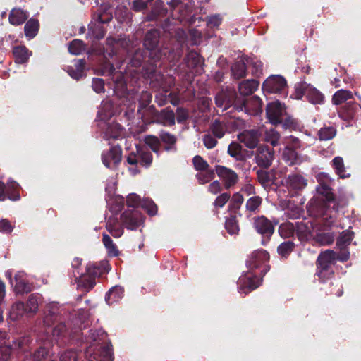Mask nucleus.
I'll use <instances>...</instances> for the list:
<instances>
[{
  "label": "nucleus",
  "mask_w": 361,
  "mask_h": 361,
  "mask_svg": "<svg viewBox=\"0 0 361 361\" xmlns=\"http://www.w3.org/2000/svg\"><path fill=\"white\" fill-rule=\"evenodd\" d=\"M336 261V254L331 250H327L321 252L317 259V272L316 275L322 281L330 279L334 275V271L331 268Z\"/></svg>",
  "instance_id": "f257e3e1"
},
{
  "label": "nucleus",
  "mask_w": 361,
  "mask_h": 361,
  "mask_svg": "<svg viewBox=\"0 0 361 361\" xmlns=\"http://www.w3.org/2000/svg\"><path fill=\"white\" fill-rule=\"evenodd\" d=\"M93 19L97 25H90L89 27L90 32L97 39H101L104 37L105 30L102 26L103 24L107 23L112 19V15L107 12L94 13Z\"/></svg>",
  "instance_id": "f03ea898"
},
{
  "label": "nucleus",
  "mask_w": 361,
  "mask_h": 361,
  "mask_svg": "<svg viewBox=\"0 0 361 361\" xmlns=\"http://www.w3.org/2000/svg\"><path fill=\"white\" fill-rule=\"evenodd\" d=\"M94 269V264L89 263L86 267V274H81L79 277L75 276L78 288L89 291L94 287L95 283L94 276L97 274Z\"/></svg>",
  "instance_id": "7ed1b4c3"
},
{
  "label": "nucleus",
  "mask_w": 361,
  "mask_h": 361,
  "mask_svg": "<svg viewBox=\"0 0 361 361\" xmlns=\"http://www.w3.org/2000/svg\"><path fill=\"white\" fill-rule=\"evenodd\" d=\"M286 88V80L281 75H271L263 82L262 89L268 93H281Z\"/></svg>",
  "instance_id": "20e7f679"
},
{
  "label": "nucleus",
  "mask_w": 361,
  "mask_h": 361,
  "mask_svg": "<svg viewBox=\"0 0 361 361\" xmlns=\"http://www.w3.org/2000/svg\"><path fill=\"white\" fill-rule=\"evenodd\" d=\"M261 284V279L252 272H247L238 279V289L240 293H247L257 288Z\"/></svg>",
  "instance_id": "39448f33"
},
{
  "label": "nucleus",
  "mask_w": 361,
  "mask_h": 361,
  "mask_svg": "<svg viewBox=\"0 0 361 361\" xmlns=\"http://www.w3.org/2000/svg\"><path fill=\"white\" fill-rule=\"evenodd\" d=\"M215 171L217 176L223 181L225 188L228 189L237 183L238 176L237 173L231 169L217 165L215 167Z\"/></svg>",
  "instance_id": "423d86ee"
},
{
  "label": "nucleus",
  "mask_w": 361,
  "mask_h": 361,
  "mask_svg": "<svg viewBox=\"0 0 361 361\" xmlns=\"http://www.w3.org/2000/svg\"><path fill=\"white\" fill-rule=\"evenodd\" d=\"M122 152L118 147H112L108 151L103 152L102 160L104 165L109 169H114L121 161Z\"/></svg>",
  "instance_id": "0eeeda50"
},
{
  "label": "nucleus",
  "mask_w": 361,
  "mask_h": 361,
  "mask_svg": "<svg viewBox=\"0 0 361 361\" xmlns=\"http://www.w3.org/2000/svg\"><path fill=\"white\" fill-rule=\"evenodd\" d=\"M122 222L128 229L134 230L143 223V217L137 210H128L121 216Z\"/></svg>",
  "instance_id": "6e6552de"
},
{
  "label": "nucleus",
  "mask_w": 361,
  "mask_h": 361,
  "mask_svg": "<svg viewBox=\"0 0 361 361\" xmlns=\"http://www.w3.org/2000/svg\"><path fill=\"white\" fill-rule=\"evenodd\" d=\"M302 93L305 95L307 100L314 104H321L324 102V94L310 84L302 82L300 85Z\"/></svg>",
  "instance_id": "1a4fd4ad"
},
{
  "label": "nucleus",
  "mask_w": 361,
  "mask_h": 361,
  "mask_svg": "<svg viewBox=\"0 0 361 361\" xmlns=\"http://www.w3.org/2000/svg\"><path fill=\"white\" fill-rule=\"evenodd\" d=\"M284 112V107L281 102L275 101L268 104L267 106V116L269 122L274 125L281 122V116Z\"/></svg>",
  "instance_id": "9d476101"
},
{
  "label": "nucleus",
  "mask_w": 361,
  "mask_h": 361,
  "mask_svg": "<svg viewBox=\"0 0 361 361\" xmlns=\"http://www.w3.org/2000/svg\"><path fill=\"white\" fill-rule=\"evenodd\" d=\"M269 259V255L266 250H257L250 255L246 261V264L250 270H253L264 264Z\"/></svg>",
  "instance_id": "9b49d317"
},
{
  "label": "nucleus",
  "mask_w": 361,
  "mask_h": 361,
  "mask_svg": "<svg viewBox=\"0 0 361 361\" xmlns=\"http://www.w3.org/2000/svg\"><path fill=\"white\" fill-rule=\"evenodd\" d=\"M286 184L289 190L296 192L303 190L307 185V180L302 175L295 173L287 177Z\"/></svg>",
  "instance_id": "f8f14e48"
},
{
  "label": "nucleus",
  "mask_w": 361,
  "mask_h": 361,
  "mask_svg": "<svg viewBox=\"0 0 361 361\" xmlns=\"http://www.w3.org/2000/svg\"><path fill=\"white\" fill-rule=\"evenodd\" d=\"M256 159L259 166L268 168L274 159V151L266 146H260L257 149Z\"/></svg>",
  "instance_id": "ddd939ff"
},
{
  "label": "nucleus",
  "mask_w": 361,
  "mask_h": 361,
  "mask_svg": "<svg viewBox=\"0 0 361 361\" xmlns=\"http://www.w3.org/2000/svg\"><path fill=\"white\" fill-rule=\"evenodd\" d=\"M233 121H225L223 120L215 121L210 127V130L213 135L217 138H221L225 135L226 132H231L233 130Z\"/></svg>",
  "instance_id": "4468645a"
},
{
  "label": "nucleus",
  "mask_w": 361,
  "mask_h": 361,
  "mask_svg": "<svg viewBox=\"0 0 361 361\" xmlns=\"http://www.w3.org/2000/svg\"><path fill=\"white\" fill-rule=\"evenodd\" d=\"M254 225L256 231L263 236L269 238L274 233L272 224L264 216L256 219Z\"/></svg>",
  "instance_id": "2eb2a0df"
},
{
  "label": "nucleus",
  "mask_w": 361,
  "mask_h": 361,
  "mask_svg": "<svg viewBox=\"0 0 361 361\" xmlns=\"http://www.w3.org/2000/svg\"><path fill=\"white\" fill-rule=\"evenodd\" d=\"M188 66L191 68V73L200 75L203 72V61L202 57L196 52H190L187 56Z\"/></svg>",
  "instance_id": "dca6fc26"
},
{
  "label": "nucleus",
  "mask_w": 361,
  "mask_h": 361,
  "mask_svg": "<svg viewBox=\"0 0 361 361\" xmlns=\"http://www.w3.org/2000/svg\"><path fill=\"white\" fill-rule=\"evenodd\" d=\"M238 140L250 149L255 148L259 141V134L255 130H244L238 135Z\"/></svg>",
  "instance_id": "f3484780"
},
{
  "label": "nucleus",
  "mask_w": 361,
  "mask_h": 361,
  "mask_svg": "<svg viewBox=\"0 0 361 361\" xmlns=\"http://www.w3.org/2000/svg\"><path fill=\"white\" fill-rule=\"evenodd\" d=\"M159 37V33L157 30H149L146 36L144 41V45L147 49L150 51L149 56L154 58V53H155V47L158 44Z\"/></svg>",
  "instance_id": "a211bd4d"
},
{
  "label": "nucleus",
  "mask_w": 361,
  "mask_h": 361,
  "mask_svg": "<svg viewBox=\"0 0 361 361\" xmlns=\"http://www.w3.org/2000/svg\"><path fill=\"white\" fill-rule=\"evenodd\" d=\"M15 290L17 293H24L31 291V287L27 283L26 275L23 271L18 272L15 276Z\"/></svg>",
  "instance_id": "6ab92c4d"
},
{
  "label": "nucleus",
  "mask_w": 361,
  "mask_h": 361,
  "mask_svg": "<svg viewBox=\"0 0 361 361\" xmlns=\"http://www.w3.org/2000/svg\"><path fill=\"white\" fill-rule=\"evenodd\" d=\"M27 18V11L20 8H13L9 13L8 20L13 25H19L23 24Z\"/></svg>",
  "instance_id": "aec40b11"
},
{
  "label": "nucleus",
  "mask_w": 361,
  "mask_h": 361,
  "mask_svg": "<svg viewBox=\"0 0 361 361\" xmlns=\"http://www.w3.org/2000/svg\"><path fill=\"white\" fill-rule=\"evenodd\" d=\"M106 228L114 238H120L123 233V229L121 226L118 219L114 216L108 219Z\"/></svg>",
  "instance_id": "412c9836"
},
{
  "label": "nucleus",
  "mask_w": 361,
  "mask_h": 361,
  "mask_svg": "<svg viewBox=\"0 0 361 361\" xmlns=\"http://www.w3.org/2000/svg\"><path fill=\"white\" fill-rule=\"evenodd\" d=\"M296 233L301 241L307 240L312 237V226H308L304 221L297 222L295 225Z\"/></svg>",
  "instance_id": "4be33fe9"
},
{
  "label": "nucleus",
  "mask_w": 361,
  "mask_h": 361,
  "mask_svg": "<svg viewBox=\"0 0 361 361\" xmlns=\"http://www.w3.org/2000/svg\"><path fill=\"white\" fill-rule=\"evenodd\" d=\"M85 61L80 59L74 61V68L68 66L66 71L73 79L78 80L83 75Z\"/></svg>",
  "instance_id": "5701e85b"
},
{
  "label": "nucleus",
  "mask_w": 361,
  "mask_h": 361,
  "mask_svg": "<svg viewBox=\"0 0 361 361\" xmlns=\"http://www.w3.org/2000/svg\"><path fill=\"white\" fill-rule=\"evenodd\" d=\"M331 165L336 173L342 178H348L350 174L347 172L344 165L343 159L341 157H336L331 161Z\"/></svg>",
  "instance_id": "b1692460"
},
{
  "label": "nucleus",
  "mask_w": 361,
  "mask_h": 361,
  "mask_svg": "<svg viewBox=\"0 0 361 361\" xmlns=\"http://www.w3.org/2000/svg\"><path fill=\"white\" fill-rule=\"evenodd\" d=\"M141 116L142 121L145 123H157L159 113L156 111L153 106H149L141 110L139 113Z\"/></svg>",
  "instance_id": "393cba45"
},
{
  "label": "nucleus",
  "mask_w": 361,
  "mask_h": 361,
  "mask_svg": "<svg viewBox=\"0 0 361 361\" xmlns=\"http://www.w3.org/2000/svg\"><path fill=\"white\" fill-rule=\"evenodd\" d=\"M259 82L255 80H246L239 85V92L243 95H249L257 90Z\"/></svg>",
  "instance_id": "a878e982"
},
{
  "label": "nucleus",
  "mask_w": 361,
  "mask_h": 361,
  "mask_svg": "<svg viewBox=\"0 0 361 361\" xmlns=\"http://www.w3.org/2000/svg\"><path fill=\"white\" fill-rule=\"evenodd\" d=\"M157 123H161L164 126H173L175 124V115L173 111L167 109H164L159 113Z\"/></svg>",
  "instance_id": "bb28decb"
},
{
  "label": "nucleus",
  "mask_w": 361,
  "mask_h": 361,
  "mask_svg": "<svg viewBox=\"0 0 361 361\" xmlns=\"http://www.w3.org/2000/svg\"><path fill=\"white\" fill-rule=\"evenodd\" d=\"M123 128L117 123L109 125L104 132V137L106 140L118 139L122 134Z\"/></svg>",
  "instance_id": "cd10ccee"
},
{
  "label": "nucleus",
  "mask_w": 361,
  "mask_h": 361,
  "mask_svg": "<svg viewBox=\"0 0 361 361\" xmlns=\"http://www.w3.org/2000/svg\"><path fill=\"white\" fill-rule=\"evenodd\" d=\"M123 288L121 286H114L111 288L106 295V301L109 305L118 302L123 296Z\"/></svg>",
  "instance_id": "c85d7f7f"
},
{
  "label": "nucleus",
  "mask_w": 361,
  "mask_h": 361,
  "mask_svg": "<svg viewBox=\"0 0 361 361\" xmlns=\"http://www.w3.org/2000/svg\"><path fill=\"white\" fill-rule=\"evenodd\" d=\"M39 27V24L38 20L34 18H30L24 27L25 36L28 39H32L35 37L38 32Z\"/></svg>",
  "instance_id": "c756f323"
},
{
  "label": "nucleus",
  "mask_w": 361,
  "mask_h": 361,
  "mask_svg": "<svg viewBox=\"0 0 361 361\" xmlns=\"http://www.w3.org/2000/svg\"><path fill=\"white\" fill-rule=\"evenodd\" d=\"M283 159L290 165L298 164L302 161L298 153L290 147H286L283 152Z\"/></svg>",
  "instance_id": "7c9ffc66"
},
{
  "label": "nucleus",
  "mask_w": 361,
  "mask_h": 361,
  "mask_svg": "<svg viewBox=\"0 0 361 361\" xmlns=\"http://www.w3.org/2000/svg\"><path fill=\"white\" fill-rule=\"evenodd\" d=\"M352 98L353 93L350 91L341 89L334 93L332 102L335 105H339Z\"/></svg>",
  "instance_id": "2f4dec72"
},
{
  "label": "nucleus",
  "mask_w": 361,
  "mask_h": 361,
  "mask_svg": "<svg viewBox=\"0 0 361 361\" xmlns=\"http://www.w3.org/2000/svg\"><path fill=\"white\" fill-rule=\"evenodd\" d=\"M13 54L16 61L18 63H23L27 61L30 56L27 49L23 46L16 47L13 49Z\"/></svg>",
  "instance_id": "473e14b6"
},
{
  "label": "nucleus",
  "mask_w": 361,
  "mask_h": 361,
  "mask_svg": "<svg viewBox=\"0 0 361 361\" xmlns=\"http://www.w3.org/2000/svg\"><path fill=\"white\" fill-rule=\"evenodd\" d=\"M102 242L105 248L107 250L109 256L116 257L118 255L119 251L116 244L113 242L111 238L107 234H102Z\"/></svg>",
  "instance_id": "72a5a7b5"
},
{
  "label": "nucleus",
  "mask_w": 361,
  "mask_h": 361,
  "mask_svg": "<svg viewBox=\"0 0 361 361\" xmlns=\"http://www.w3.org/2000/svg\"><path fill=\"white\" fill-rule=\"evenodd\" d=\"M250 106H254V109L250 112L251 114L257 115L262 112V102L259 97H253L244 103V106L246 110H248Z\"/></svg>",
  "instance_id": "f704fd0d"
},
{
  "label": "nucleus",
  "mask_w": 361,
  "mask_h": 361,
  "mask_svg": "<svg viewBox=\"0 0 361 361\" xmlns=\"http://www.w3.org/2000/svg\"><path fill=\"white\" fill-rule=\"evenodd\" d=\"M353 238V232L345 230L343 231L339 238L337 240L336 245L338 247L342 248L343 247H345L348 245Z\"/></svg>",
  "instance_id": "c9c22d12"
},
{
  "label": "nucleus",
  "mask_w": 361,
  "mask_h": 361,
  "mask_svg": "<svg viewBox=\"0 0 361 361\" xmlns=\"http://www.w3.org/2000/svg\"><path fill=\"white\" fill-rule=\"evenodd\" d=\"M113 104L111 102L106 101L102 103V109L99 111L98 117L101 120H105L114 115L112 111Z\"/></svg>",
  "instance_id": "e433bc0d"
},
{
  "label": "nucleus",
  "mask_w": 361,
  "mask_h": 361,
  "mask_svg": "<svg viewBox=\"0 0 361 361\" xmlns=\"http://www.w3.org/2000/svg\"><path fill=\"white\" fill-rule=\"evenodd\" d=\"M317 191L319 195H322L326 202H331L334 201V195L331 188L325 184H320L317 187Z\"/></svg>",
  "instance_id": "4c0bfd02"
},
{
  "label": "nucleus",
  "mask_w": 361,
  "mask_h": 361,
  "mask_svg": "<svg viewBox=\"0 0 361 361\" xmlns=\"http://www.w3.org/2000/svg\"><path fill=\"white\" fill-rule=\"evenodd\" d=\"M196 177L200 183L204 184L214 178V172L212 169L208 168L205 171H199L197 173Z\"/></svg>",
  "instance_id": "58836bf2"
},
{
  "label": "nucleus",
  "mask_w": 361,
  "mask_h": 361,
  "mask_svg": "<svg viewBox=\"0 0 361 361\" xmlns=\"http://www.w3.org/2000/svg\"><path fill=\"white\" fill-rule=\"evenodd\" d=\"M233 75L236 78H241L245 76L246 66L243 61H237L231 68Z\"/></svg>",
  "instance_id": "ea45409f"
},
{
  "label": "nucleus",
  "mask_w": 361,
  "mask_h": 361,
  "mask_svg": "<svg viewBox=\"0 0 361 361\" xmlns=\"http://www.w3.org/2000/svg\"><path fill=\"white\" fill-rule=\"evenodd\" d=\"M69 52L73 55H79L85 50V44L80 39L72 41L68 46Z\"/></svg>",
  "instance_id": "a19ab883"
},
{
  "label": "nucleus",
  "mask_w": 361,
  "mask_h": 361,
  "mask_svg": "<svg viewBox=\"0 0 361 361\" xmlns=\"http://www.w3.org/2000/svg\"><path fill=\"white\" fill-rule=\"evenodd\" d=\"M152 101V94L147 91H143L139 96V108L138 113H141V110L148 107Z\"/></svg>",
  "instance_id": "79ce46f5"
},
{
  "label": "nucleus",
  "mask_w": 361,
  "mask_h": 361,
  "mask_svg": "<svg viewBox=\"0 0 361 361\" xmlns=\"http://www.w3.org/2000/svg\"><path fill=\"white\" fill-rule=\"evenodd\" d=\"M25 310V307L24 303L17 302L11 307L10 311V317L13 319H17L19 317L23 314Z\"/></svg>",
  "instance_id": "37998d69"
},
{
  "label": "nucleus",
  "mask_w": 361,
  "mask_h": 361,
  "mask_svg": "<svg viewBox=\"0 0 361 361\" xmlns=\"http://www.w3.org/2000/svg\"><path fill=\"white\" fill-rule=\"evenodd\" d=\"M293 243L290 241L284 242L278 247V253L283 257H287L293 251Z\"/></svg>",
  "instance_id": "c03bdc74"
},
{
  "label": "nucleus",
  "mask_w": 361,
  "mask_h": 361,
  "mask_svg": "<svg viewBox=\"0 0 361 361\" xmlns=\"http://www.w3.org/2000/svg\"><path fill=\"white\" fill-rule=\"evenodd\" d=\"M318 135L321 140H329L336 135V130L333 127L322 128L319 130Z\"/></svg>",
  "instance_id": "a18cd8bd"
},
{
  "label": "nucleus",
  "mask_w": 361,
  "mask_h": 361,
  "mask_svg": "<svg viewBox=\"0 0 361 361\" xmlns=\"http://www.w3.org/2000/svg\"><path fill=\"white\" fill-rule=\"evenodd\" d=\"M228 152L232 157L240 160L242 158L241 146L237 142H232L229 145Z\"/></svg>",
  "instance_id": "49530a36"
},
{
  "label": "nucleus",
  "mask_w": 361,
  "mask_h": 361,
  "mask_svg": "<svg viewBox=\"0 0 361 361\" xmlns=\"http://www.w3.org/2000/svg\"><path fill=\"white\" fill-rule=\"evenodd\" d=\"M262 204V198L259 196H253L247 200L246 208L250 212H255Z\"/></svg>",
  "instance_id": "de8ad7c7"
},
{
  "label": "nucleus",
  "mask_w": 361,
  "mask_h": 361,
  "mask_svg": "<svg viewBox=\"0 0 361 361\" xmlns=\"http://www.w3.org/2000/svg\"><path fill=\"white\" fill-rule=\"evenodd\" d=\"M139 157V164L142 166H148L152 161V154L148 151L141 150L137 152Z\"/></svg>",
  "instance_id": "09e8293b"
},
{
  "label": "nucleus",
  "mask_w": 361,
  "mask_h": 361,
  "mask_svg": "<svg viewBox=\"0 0 361 361\" xmlns=\"http://www.w3.org/2000/svg\"><path fill=\"white\" fill-rule=\"evenodd\" d=\"M280 135L274 129H270L266 132L265 140L270 142L271 145L276 146L279 144Z\"/></svg>",
  "instance_id": "8fccbe9b"
},
{
  "label": "nucleus",
  "mask_w": 361,
  "mask_h": 361,
  "mask_svg": "<svg viewBox=\"0 0 361 361\" xmlns=\"http://www.w3.org/2000/svg\"><path fill=\"white\" fill-rule=\"evenodd\" d=\"M192 162L195 169L198 171H205L206 169L209 168L207 162L205 160H204L200 156H195L193 157Z\"/></svg>",
  "instance_id": "3c124183"
},
{
  "label": "nucleus",
  "mask_w": 361,
  "mask_h": 361,
  "mask_svg": "<svg viewBox=\"0 0 361 361\" xmlns=\"http://www.w3.org/2000/svg\"><path fill=\"white\" fill-rule=\"evenodd\" d=\"M225 227L228 233L231 235L237 234L239 231L237 221L233 218L228 219L226 221Z\"/></svg>",
  "instance_id": "603ef678"
},
{
  "label": "nucleus",
  "mask_w": 361,
  "mask_h": 361,
  "mask_svg": "<svg viewBox=\"0 0 361 361\" xmlns=\"http://www.w3.org/2000/svg\"><path fill=\"white\" fill-rule=\"evenodd\" d=\"M126 203L128 207L135 208L140 205L142 206L140 197L135 193L130 194L127 197Z\"/></svg>",
  "instance_id": "864d4df0"
},
{
  "label": "nucleus",
  "mask_w": 361,
  "mask_h": 361,
  "mask_svg": "<svg viewBox=\"0 0 361 361\" xmlns=\"http://www.w3.org/2000/svg\"><path fill=\"white\" fill-rule=\"evenodd\" d=\"M142 207L147 210L150 215H154L157 212V207L152 200H145L142 202Z\"/></svg>",
  "instance_id": "5fc2aeb1"
},
{
  "label": "nucleus",
  "mask_w": 361,
  "mask_h": 361,
  "mask_svg": "<svg viewBox=\"0 0 361 361\" xmlns=\"http://www.w3.org/2000/svg\"><path fill=\"white\" fill-rule=\"evenodd\" d=\"M145 143L150 147V148L154 151L157 152L159 147V139L152 135H148L145 139Z\"/></svg>",
  "instance_id": "6e6d98bb"
},
{
  "label": "nucleus",
  "mask_w": 361,
  "mask_h": 361,
  "mask_svg": "<svg viewBox=\"0 0 361 361\" xmlns=\"http://www.w3.org/2000/svg\"><path fill=\"white\" fill-rule=\"evenodd\" d=\"M230 197L231 196L229 193H222L216 198L214 202V205L216 207H223L226 204V203L229 200Z\"/></svg>",
  "instance_id": "4d7b16f0"
},
{
  "label": "nucleus",
  "mask_w": 361,
  "mask_h": 361,
  "mask_svg": "<svg viewBox=\"0 0 361 361\" xmlns=\"http://www.w3.org/2000/svg\"><path fill=\"white\" fill-rule=\"evenodd\" d=\"M215 102L218 107L223 108L224 110H226L228 106V102L226 99V95L223 92L219 93L216 96Z\"/></svg>",
  "instance_id": "13d9d810"
},
{
  "label": "nucleus",
  "mask_w": 361,
  "mask_h": 361,
  "mask_svg": "<svg viewBox=\"0 0 361 361\" xmlns=\"http://www.w3.org/2000/svg\"><path fill=\"white\" fill-rule=\"evenodd\" d=\"M38 308L37 298L34 296H30L25 307V310L30 312H35Z\"/></svg>",
  "instance_id": "bf43d9fd"
},
{
  "label": "nucleus",
  "mask_w": 361,
  "mask_h": 361,
  "mask_svg": "<svg viewBox=\"0 0 361 361\" xmlns=\"http://www.w3.org/2000/svg\"><path fill=\"white\" fill-rule=\"evenodd\" d=\"M92 88L97 93H100L104 90V82L101 78H94L92 80Z\"/></svg>",
  "instance_id": "052dcab7"
},
{
  "label": "nucleus",
  "mask_w": 361,
  "mask_h": 361,
  "mask_svg": "<svg viewBox=\"0 0 361 361\" xmlns=\"http://www.w3.org/2000/svg\"><path fill=\"white\" fill-rule=\"evenodd\" d=\"M77 354L75 351L68 350L61 354L60 361H76Z\"/></svg>",
  "instance_id": "680f3d73"
},
{
  "label": "nucleus",
  "mask_w": 361,
  "mask_h": 361,
  "mask_svg": "<svg viewBox=\"0 0 361 361\" xmlns=\"http://www.w3.org/2000/svg\"><path fill=\"white\" fill-rule=\"evenodd\" d=\"M151 1L152 0H134L133 3V8L136 11H142Z\"/></svg>",
  "instance_id": "e2e57ef3"
},
{
  "label": "nucleus",
  "mask_w": 361,
  "mask_h": 361,
  "mask_svg": "<svg viewBox=\"0 0 361 361\" xmlns=\"http://www.w3.org/2000/svg\"><path fill=\"white\" fill-rule=\"evenodd\" d=\"M160 137L164 142L169 145H173L176 141V139L174 135L169 134L166 132H161L160 133Z\"/></svg>",
  "instance_id": "0e129e2a"
},
{
  "label": "nucleus",
  "mask_w": 361,
  "mask_h": 361,
  "mask_svg": "<svg viewBox=\"0 0 361 361\" xmlns=\"http://www.w3.org/2000/svg\"><path fill=\"white\" fill-rule=\"evenodd\" d=\"M11 353V348L7 345L0 346V360H6Z\"/></svg>",
  "instance_id": "69168bd1"
},
{
  "label": "nucleus",
  "mask_w": 361,
  "mask_h": 361,
  "mask_svg": "<svg viewBox=\"0 0 361 361\" xmlns=\"http://www.w3.org/2000/svg\"><path fill=\"white\" fill-rule=\"evenodd\" d=\"M203 142H204V146L208 149H212V148L214 147L217 144V141L216 140V139H214L210 135H204Z\"/></svg>",
  "instance_id": "338daca9"
},
{
  "label": "nucleus",
  "mask_w": 361,
  "mask_h": 361,
  "mask_svg": "<svg viewBox=\"0 0 361 361\" xmlns=\"http://www.w3.org/2000/svg\"><path fill=\"white\" fill-rule=\"evenodd\" d=\"M243 202V197L241 194L237 192L233 195L231 203L233 207L239 208Z\"/></svg>",
  "instance_id": "774afa93"
}]
</instances>
